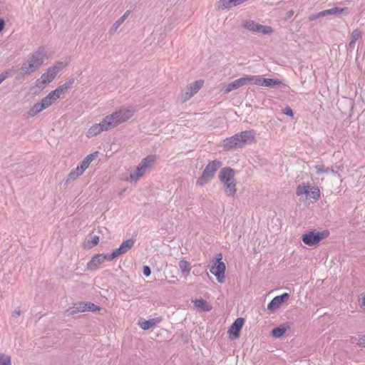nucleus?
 Instances as JSON below:
<instances>
[{
    "label": "nucleus",
    "mask_w": 365,
    "mask_h": 365,
    "mask_svg": "<svg viewBox=\"0 0 365 365\" xmlns=\"http://www.w3.org/2000/svg\"><path fill=\"white\" fill-rule=\"evenodd\" d=\"M73 80L69 81L64 84L58 86L54 91L50 92L46 97H44L40 103L34 104L28 111L27 115L29 117H34L42 110L48 108L53 105L61 96L66 93L73 83Z\"/></svg>",
    "instance_id": "nucleus-1"
},
{
    "label": "nucleus",
    "mask_w": 365,
    "mask_h": 365,
    "mask_svg": "<svg viewBox=\"0 0 365 365\" xmlns=\"http://www.w3.org/2000/svg\"><path fill=\"white\" fill-rule=\"evenodd\" d=\"M255 141V133L253 130H246L238 133L232 137L227 138L222 142L225 150H230L236 147H243Z\"/></svg>",
    "instance_id": "nucleus-2"
},
{
    "label": "nucleus",
    "mask_w": 365,
    "mask_h": 365,
    "mask_svg": "<svg viewBox=\"0 0 365 365\" xmlns=\"http://www.w3.org/2000/svg\"><path fill=\"white\" fill-rule=\"evenodd\" d=\"M219 179L225 186V192L229 197H234L236 194V182L235 172L230 168H225L219 173Z\"/></svg>",
    "instance_id": "nucleus-3"
},
{
    "label": "nucleus",
    "mask_w": 365,
    "mask_h": 365,
    "mask_svg": "<svg viewBox=\"0 0 365 365\" xmlns=\"http://www.w3.org/2000/svg\"><path fill=\"white\" fill-rule=\"evenodd\" d=\"M134 113V110L131 108H122L110 115L105 117L106 122L108 125L110 129L115 128L118 125L129 120Z\"/></svg>",
    "instance_id": "nucleus-4"
},
{
    "label": "nucleus",
    "mask_w": 365,
    "mask_h": 365,
    "mask_svg": "<svg viewBox=\"0 0 365 365\" xmlns=\"http://www.w3.org/2000/svg\"><path fill=\"white\" fill-rule=\"evenodd\" d=\"M66 66L63 62H58L53 66L50 67L43 73L36 81V87L39 89H43L56 77L57 73Z\"/></svg>",
    "instance_id": "nucleus-5"
},
{
    "label": "nucleus",
    "mask_w": 365,
    "mask_h": 365,
    "mask_svg": "<svg viewBox=\"0 0 365 365\" xmlns=\"http://www.w3.org/2000/svg\"><path fill=\"white\" fill-rule=\"evenodd\" d=\"M44 61V55L41 51L35 52L21 66V71L29 75L40 67Z\"/></svg>",
    "instance_id": "nucleus-6"
},
{
    "label": "nucleus",
    "mask_w": 365,
    "mask_h": 365,
    "mask_svg": "<svg viewBox=\"0 0 365 365\" xmlns=\"http://www.w3.org/2000/svg\"><path fill=\"white\" fill-rule=\"evenodd\" d=\"M222 255L221 253L217 255L215 259L211 261L210 268V272L214 274L218 282L223 283L225 279V264L222 261Z\"/></svg>",
    "instance_id": "nucleus-7"
},
{
    "label": "nucleus",
    "mask_w": 365,
    "mask_h": 365,
    "mask_svg": "<svg viewBox=\"0 0 365 365\" xmlns=\"http://www.w3.org/2000/svg\"><path fill=\"white\" fill-rule=\"evenodd\" d=\"M329 235V232L327 230L317 231L312 230L304 233L302 240L303 242L309 246H316L322 240L327 238Z\"/></svg>",
    "instance_id": "nucleus-8"
},
{
    "label": "nucleus",
    "mask_w": 365,
    "mask_h": 365,
    "mask_svg": "<svg viewBox=\"0 0 365 365\" xmlns=\"http://www.w3.org/2000/svg\"><path fill=\"white\" fill-rule=\"evenodd\" d=\"M221 165V162L218 160H213L209 163L205 167L201 177L197 180V184L203 185L209 182L214 177L215 173Z\"/></svg>",
    "instance_id": "nucleus-9"
},
{
    "label": "nucleus",
    "mask_w": 365,
    "mask_h": 365,
    "mask_svg": "<svg viewBox=\"0 0 365 365\" xmlns=\"http://www.w3.org/2000/svg\"><path fill=\"white\" fill-rule=\"evenodd\" d=\"M155 160L156 158L155 155H150L143 159L135 173L130 174V180L135 182L138 180L141 176H143L145 170L154 164Z\"/></svg>",
    "instance_id": "nucleus-10"
},
{
    "label": "nucleus",
    "mask_w": 365,
    "mask_h": 365,
    "mask_svg": "<svg viewBox=\"0 0 365 365\" xmlns=\"http://www.w3.org/2000/svg\"><path fill=\"white\" fill-rule=\"evenodd\" d=\"M101 307L90 302H79L67 310L68 314H74L78 312H99Z\"/></svg>",
    "instance_id": "nucleus-11"
},
{
    "label": "nucleus",
    "mask_w": 365,
    "mask_h": 365,
    "mask_svg": "<svg viewBox=\"0 0 365 365\" xmlns=\"http://www.w3.org/2000/svg\"><path fill=\"white\" fill-rule=\"evenodd\" d=\"M205 81L202 79L190 83L180 94L182 101L185 102L195 95L204 86Z\"/></svg>",
    "instance_id": "nucleus-12"
},
{
    "label": "nucleus",
    "mask_w": 365,
    "mask_h": 365,
    "mask_svg": "<svg viewBox=\"0 0 365 365\" xmlns=\"http://www.w3.org/2000/svg\"><path fill=\"white\" fill-rule=\"evenodd\" d=\"M110 255H96L87 263V269L91 271L98 269L101 265L106 261H112L113 258H110Z\"/></svg>",
    "instance_id": "nucleus-13"
},
{
    "label": "nucleus",
    "mask_w": 365,
    "mask_h": 365,
    "mask_svg": "<svg viewBox=\"0 0 365 365\" xmlns=\"http://www.w3.org/2000/svg\"><path fill=\"white\" fill-rule=\"evenodd\" d=\"M243 26L245 29L254 32L264 34H271L272 32V29L270 26L257 24L252 20L245 21Z\"/></svg>",
    "instance_id": "nucleus-14"
},
{
    "label": "nucleus",
    "mask_w": 365,
    "mask_h": 365,
    "mask_svg": "<svg viewBox=\"0 0 365 365\" xmlns=\"http://www.w3.org/2000/svg\"><path fill=\"white\" fill-rule=\"evenodd\" d=\"M110 130L107 122H106L105 118L103 120L99 123L93 124L86 132V136L88 138L96 136L97 135L101 133L103 131H107Z\"/></svg>",
    "instance_id": "nucleus-15"
},
{
    "label": "nucleus",
    "mask_w": 365,
    "mask_h": 365,
    "mask_svg": "<svg viewBox=\"0 0 365 365\" xmlns=\"http://www.w3.org/2000/svg\"><path fill=\"white\" fill-rule=\"evenodd\" d=\"M245 323L243 318H237L230 327L227 333L231 339H235L240 337V332Z\"/></svg>",
    "instance_id": "nucleus-16"
},
{
    "label": "nucleus",
    "mask_w": 365,
    "mask_h": 365,
    "mask_svg": "<svg viewBox=\"0 0 365 365\" xmlns=\"http://www.w3.org/2000/svg\"><path fill=\"white\" fill-rule=\"evenodd\" d=\"M289 298L288 293H284L282 295L275 297L267 305L269 311L274 312L278 309L282 304L287 302Z\"/></svg>",
    "instance_id": "nucleus-17"
},
{
    "label": "nucleus",
    "mask_w": 365,
    "mask_h": 365,
    "mask_svg": "<svg viewBox=\"0 0 365 365\" xmlns=\"http://www.w3.org/2000/svg\"><path fill=\"white\" fill-rule=\"evenodd\" d=\"M135 240L133 239H129L125 241H124L120 246L115 250L111 254H110V258H115L125 252H127L130 249L132 248V247L134 245Z\"/></svg>",
    "instance_id": "nucleus-18"
},
{
    "label": "nucleus",
    "mask_w": 365,
    "mask_h": 365,
    "mask_svg": "<svg viewBox=\"0 0 365 365\" xmlns=\"http://www.w3.org/2000/svg\"><path fill=\"white\" fill-rule=\"evenodd\" d=\"M245 85H247L246 77L238 78L225 86L223 88V93H228L232 91L238 89L239 88L242 87Z\"/></svg>",
    "instance_id": "nucleus-19"
},
{
    "label": "nucleus",
    "mask_w": 365,
    "mask_h": 365,
    "mask_svg": "<svg viewBox=\"0 0 365 365\" xmlns=\"http://www.w3.org/2000/svg\"><path fill=\"white\" fill-rule=\"evenodd\" d=\"M245 1L246 0H220L218 3V7L221 9H229L240 5Z\"/></svg>",
    "instance_id": "nucleus-20"
},
{
    "label": "nucleus",
    "mask_w": 365,
    "mask_h": 365,
    "mask_svg": "<svg viewBox=\"0 0 365 365\" xmlns=\"http://www.w3.org/2000/svg\"><path fill=\"white\" fill-rule=\"evenodd\" d=\"M161 320L162 319L160 317L151 319L149 320L144 319V320L140 321L138 322V325L142 329L147 330V329H150V327H153L155 325H156L157 324L160 323L161 322Z\"/></svg>",
    "instance_id": "nucleus-21"
},
{
    "label": "nucleus",
    "mask_w": 365,
    "mask_h": 365,
    "mask_svg": "<svg viewBox=\"0 0 365 365\" xmlns=\"http://www.w3.org/2000/svg\"><path fill=\"white\" fill-rule=\"evenodd\" d=\"M289 329L290 326L289 324H283L279 327L273 329L272 331V335L275 338H279L283 336L287 332V331L289 330Z\"/></svg>",
    "instance_id": "nucleus-22"
},
{
    "label": "nucleus",
    "mask_w": 365,
    "mask_h": 365,
    "mask_svg": "<svg viewBox=\"0 0 365 365\" xmlns=\"http://www.w3.org/2000/svg\"><path fill=\"white\" fill-rule=\"evenodd\" d=\"M98 155V152L96 151L88 155L81 163L79 166L85 171L90 165L91 163L95 160Z\"/></svg>",
    "instance_id": "nucleus-23"
},
{
    "label": "nucleus",
    "mask_w": 365,
    "mask_h": 365,
    "mask_svg": "<svg viewBox=\"0 0 365 365\" xmlns=\"http://www.w3.org/2000/svg\"><path fill=\"white\" fill-rule=\"evenodd\" d=\"M192 303L197 309L204 312L210 311L212 309V307L202 299H196L192 300Z\"/></svg>",
    "instance_id": "nucleus-24"
},
{
    "label": "nucleus",
    "mask_w": 365,
    "mask_h": 365,
    "mask_svg": "<svg viewBox=\"0 0 365 365\" xmlns=\"http://www.w3.org/2000/svg\"><path fill=\"white\" fill-rule=\"evenodd\" d=\"M179 268L185 277H187L190 274L191 267L190 264L187 260L180 259L179 262Z\"/></svg>",
    "instance_id": "nucleus-25"
},
{
    "label": "nucleus",
    "mask_w": 365,
    "mask_h": 365,
    "mask_svg": "<svg viewBox=\"0 0 365 365\" xmlns=\"http://www.w3.org/2000/svg\"><path fill=\"white\" fill-rule=\"evenodd\" d=\"M247 84H254L262 86L264 78L259 76H246Z\"/></svg>",
    "instance_id": "nucleus-26"
},
{
    "label": "nucleus",
    "mask_w": 365,
    "mask_h": 365,
    "mask_svg": "<svg viewBox=\"0 0 365 365\" xmlns=\"http://www.w3.org/2000/svg\"><path fill=\"white\" fill-rule=\"evenodd\" d=\"M83 173L84 170L79 165H78L75 169H73L69 173L68 177L70 180H76L79 176H81V175H83Z\"/></svg>",
    "instance_id": "nucleus-27"
},
{
    "label": "nucleus",
    "mask_w": 365,
    "mask_h": 365,
    "mask_svg": "<svg viewBox=\"0 0 365 365\" xmlns=\"http://www.w3.org/2000/svg\"><path fill=\"white\" fill-rule=\"evenodd\" d=\"M281 84H282V82L279 80L264 78L262 86L275 87V86H280Z\"/></svg>",
    "instance_id": "nucleus-28"
},
{
    "label": "nucleus",
    "mask_w": 365,
    "mask_h": 365,
    "mask_svg": "<svg viewBox=\"0 0 365 365\" xmlns=\"http://www.w3.org/2000/svg\"><path fill=\"white\" fill-rule=\"evenodd\" d=\"M99 242V237L97 235L91 236L84 244L85 247L92 248Z\"/></svg>",
    "instance_id": "nucleus-29"
},
{
    "label": "nucleus",
    "mask_w": 365,
    "mask_h": 365,
    "mask_svg": "<svg viewBox=\"0 0 365 365\" xmlns=\"http://www.w3.org/2000/svg\"><path fill=\"white\" fill-rule=\"evenodd\" d=\"M311 198L319 200L321 197L320 190L318 187H309V193Z\"/></svg>",
    "instance_id": "nucleus-30"
},
{
    "label": "nucleus",
    "mask_w": 365,
    "mask_h": 365,
    "mask_svg": "<svg viewBox=\"0 0 365 365\" xmlns=\"http://www.w3.org/2000/svg\"><path fill=\"white\" fill-rule=\"evenodd\" d=\"M345 9H339V8H332L330 9H327L325 11H323L319 14V16H324L328 14H341L342 13Z\"/></svg>",
    "instance_id": "nucleus-31"
},
{
    "label": "nucleus",
    "mask_w": 365,
    "mask_h": 365,
    "mask_svg": "<svg viewBox=\"0 0 365 365\" xmlns=\"http://www.w3.org/2000/svg\"><path fill=\"white\" fill-rule=\"evenodd\" d=\"M309 190V185H307L304 183L300 184L297 186L296 190V194L298 196H301L304 194H308Z\"/></svg>",
    "instance_id": "nucleus-32"
},
{
    "label": "nucleus",
    "mask_w": 365,
    "mask_h": 365,
    "mask_svg": "<svg viewBox=\"0 0 365 365\" xmlns=\"http://www.w3.org/2000/svg\"><path fill=\"white\" fill-rule=\"evenodd\" d=\"M361 33L359 29H355L352 31L350 36V46L355 43V42L361 37Z\"/></svg>",
    "instance_id": "nucleus-33"
},
{
    "label": "nucleus",
    "mask_w": 365,
    "mask_h": 365,
    "mask_svg": "<svg viewBox=\"0 0 365 365\" xmlns=\"http://www.w3.org/2000/svg\"><path fill=\"white\" fill-rule=\"evenodd\" d=\"M0 365H11V357L0 353Z\"/></svg>",
    "instance_id": "nucleus-34"
},
{
    "label": "nucleus",
    "mask_w": 365,
    "mask_h": 365,
    "mask_svg": "<svg viewBox=\"0 0 365 365\" xmlns=\"http://www.w3.org/2000/svg\"><path fill=\"white\" fill-rule=\"evenodd\" d=\"M129 14L130 11H127L119 19H118L115 22L114 26H115L116 29L124 22V21L128 18Z\"/></svg>",
    "instance_id": "nucleus-35"
},
{
    "label": "nucleus",
    "mask_w": 365,
    "mask_h": 365,
    "mask_svg": "<svg viewBox=\"0 0 365 365\" xmlns=\"http://www.w3.org/2000/svg\"><path fill=\"white\" fill-rule=\"evenodd\" d=\"M356 344L361 347H365V335L359 336L357 339Z\"/></svg>",
    "instance_id": "nucleus-36"
},
{
    "label": "nucleus",
    "mask_w": 365,
    "mask_h": 365,
    "mask_svg": "<svg viewBox=\"0 0 365 365\" xmlns=\"http://www.w3.org/2000/svg\"><path fill=\"white\" fill-rule=\"evenodd\" d=\"M283 113L289 116H293V112L290 107L287 106L283 110Z\"/></svg>",
    "instance_id": "nucleus-37"
},
{
    "label": "nucleus",
    "mask_w": 365,
    "mask_h": 365,
    "mask_svg": "<svg viewBox=\"0 0 365 365\" xmlns=\"http://www.w3.org/2000/svg\"><path fill=\"white\" fill-rule=\"evenodd\" d=\"M315 168L317 169V172L318 174L327 172V170H324L323 165H316Z\"/></svg>",
    "instance_id": "nucleus-38"
},
{
    "label": "nucleus",
    "mask_w": 365,
    "mask_h": 365,
    "mask_svg": "<svg viewBox=\"0 0 365 365\" xmlns=\"http://www.w3.org/2000/svg\"><path fill=\"white\" fill-rule=\"evenodd\" d=\"M361 307L364 310H365V292L361 294Z\"/></svg>",
    "instance_id": "nucleus-39"
},
{
    "label": "nucleus",
    "mask_w": 365,
    "mask_h": 365,
    "mask_svg": "<svg viewBox=\"0 0 365 365\" xmlns=\"http://www.w3.org/2000/svg\"><path fill=\"white\" fill-rule=\"evenodd\" d=\"M143 274L145 276H149L150 274V269L148 266H144L143 267Z\"/></svg>",
    "instance_id": "nucleus-40"
},
{
    "label": "nucleus",
    "mask_w": 365,
    "mask_h": 365,
    "mask_svg": "<svg viewBox=\"0 0 365 365\" xmlns=\"http://www.w3.org/2000/svg\"><path fill=\"white\" fill-rule=\"evenodd\" d=\"M8 76V73L7 72H5V73H3L1 74H0V83L4 81L5 80Z\"/></svg>",
    "instance_id": "nucleus-41"
},
{
    "label": "nucleus",
    "mask_w": 365,
    "mask_h": 365,
    "mask_svg": "<svg viewBox=\"0 0 365 365\" xmlns=\"http://www.w3.org/2000/svg\"><path fill=\"white\" fill-rule=\"evenodd\" d=\"M5 27V21L4 19H0V32L4 29Z\"/></svg>",
    "instance_id": "nucleus-42"
},
{
    "label": "nucleus",
    "mask_w": 365,
    "mask_h": 365,
    "mask_svg": "<svg viewBox=\"0 0 365 365\" xmlns=\"http://www.w3.org/2000/svg\"><path fill=\"white\" fill-rule=\"evenodd\" d=\"M14 314H15V315H20L21 314V311L20 310H15L14 312Z\"/></svg>",
    "instance_id": "nucleus-43"
}]
</instances>
